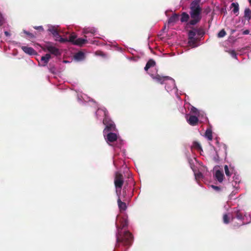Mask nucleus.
<instances>
[{
	"label": "nucleus",
	"mask_w": 251,
	"mask_h": 251,
	"mask_svg": "<svg viewBox=\"0 0 251 251\" xmlns=\"http://www.w3.org/2000/svg\"><path fill=\"white\" fill-rule=\"evenodd\" d=\"M48 27V31L52 34L53 36L55 38V41H59L60 43L68 42V39L67 38H64L59 35L58 31L55 28L54 26L49 25Z\"/></svg>",
	"instance_id": "11"
},
{
	"label": "nucleus",
	"mask_w": 251,
	"mask_h": 251,
	"mask_svg": "<svg viewBox=\"0 0 251 251\" xmlns=\"http://www.w3.org/2000/svg\"><path fill=\"white\" fill-rule=\"evenodd\" d=\"M241 181L240 177L239 175L234 174L233 176V180L231 182L232 186L236 190H238L239 189V183Z\"/></svg>",
	"instance_id": "16"
},
{
	"label": "nucleus",
	"mask_w": 251,
	"mask_h": 251,
	"mask_svg": "<svg viewBox=\"0 0 251 251\" xmlns=\"http://www.w3.org/2000/svg\"><path fill=\"white\" fill-rule=\"evenodd\" d=\"M205 137L208 140L211 141L212 139V132L211 129L208 128L205 132Z\"/></svg>",
	"instance_id": "27"
},
{
	"label": "nucleus",
	"mask_w": 251,
	"mask_h": 251,
	"mask_svg": "<svg viewBox=\"0 0 251 251\" xmlns=\"http://www.w3.org/2000/svg\"><path fill=\"white\" fill-rule=\"evenodd\" d=\"M232 219V220H233V218L231 217L230 214L229 213H226L223 216V222L224 224H227L229 223L230 219Z\"/></svg>",
	"instance_id": "24"
},
{
	"label": "nucleus",
	"mask_w": 251,
	"mask_h": 251,
	"mask_svg": "<svg viewBox=\"0 0 251 251\" xmlns=\"http://www.w3.org/2000/svg\"><path fill=\"white\" fill-rule=\"evenodd\" d=\"M190 113L193 114L197 115L199 119V122L200 123H204L208 121V118L205 112L203 111L198 110L194 106L191 107Z\"/></svg>",
	"instance_id": "9"
},
{
	"label": "nucleus",
	"mask_w": 251,
	"mask_h": 251,
	"mask_svg": "<svg viewBox=\"0 0 251 251\" xmlns=\"http://www.w3.org/2000/svg\"><path fill=\"white\" fill-rule=\"evenodd\" d=\"M189 16L188 14L185 12L182 13L181 14L180 21L181 22H187L189 19Z\"/></svg>",
	"instance_id": "32"
},
{
	"label": "nucleus",
	"mask_w": 251,
	"mask_h": 251,
	"mask_svg": "<svg viewBox=\"0 0 251 251\" xmlns=\"http://www.w3.org/2000/svg\"><path fill=\"white\" fill-rule=\"evenodd\" d=\"M149 75L151 77L153 80L161 84H165V89L166 91L171 95L175 94L179 100L178 90L176 86L175 80L169 76H161L156 74L153 75L149 73Z\"/></svg>",
	"instance_id": "2"
},
{
	"label": "nucleus",
	"mask_w": 251,
	"mask_h": 251,
	"mask_svg": "<svg viewBox=\"0 0 251 251\" xmlns=\"http://www.w3.org/2000/svg\"><path fill=\"white\" fill-rule=\"evenodd\" d=\"M186 109L183 107H181L179 108V111L183 114H186Z\"/></svg>",
	"instance_id": "40"
},
{
	"label": "nucleus",
	"mask_w": 251,
	"mask_h": 251,
	"mask_svg": "<svg viewBox=\"0 0 251 251\" xmlns=\"http://www.w3.org/2000/svg\"><path fill=\"white\" fill-rule=\"evenodd\" d=\"M116 157H117V155L115 154V155L113 157V164L116 167H118V166H119V164L117 160Z\"/></svg>",
	"instance_id": "35"
},
{
	"label": "nucleus",
	"mask_w": 251,
	"mask_h": 251,
	"mask_svg": "<svg viewBox=\"0 0 251 251\" xmlns=\"http://www.w3.org/2000/svg\"><path fill=\"white\" fill-rule=\"evenodd\" d=\"M34 28L35 29L39 30H41V31H43L44 30L43 27L41 25L34 26Z\"/></svg>",
	"instance_id": "41"
},
{
	"label": "nucleus",
	"mask_w": 251,
	"mask_h": 251,
	"mask_svg": "<svg viewBox=\"0 0 251 251\" xmlns=\"http://www.w3.org/2000/svg\"><path fill=\"white\" fill-rule=\"evenodd\" d=\"M50 58L51 55L50 54H46L45 55L41 57L40 62H39V66H46Z\"/></svg>",
	"instance_id": "17"
},
{
	"label": "nucleus",
	"mask_w": 251,
	"mask_h": 251,
	"mask_svg": "<svg viewBox=\"0 0 251 251\" xmlns=\"http://www.w3.org/2000/svg\"><path fill=\"white\" fill-rule=\"evenodd\" d=\"M68 42H72L73 44L77 45L79 46H82L84 44L89 42L90 44L94 45H98V41L96 40H92L89 39H87V36L85 35L84 38H76V36L74 34H72L70 36Z\"/></svg>",
	"instance_id": "5"
},
{
	"label": "nucleus",
	"mask_w": 251,
	"mask_h": 251,
	"mask_svg": "<svg viewBox=\"0 0 251 251\" xmlns=\"http://www.w3.org/2000/svg\"><path fill=\"white\" fill-rule=\"evenodd\" d=\"M96 116L98 119L102 120L103 119V124L106 118H107V123L113 122L108 115V112L104 107H99L96 112Z\"/></svg>",
	"instance_id": "8"
},
{
	"label": "nucleus",
	"mask_w": 251,
	"mask_h": 251,
	"mask_svg": "<svg viewBox=\"0 0 251 251\" xmlns=\"http://www.w3.org/2000/svg\"><path fill=\"white\" fill-rule=\"evenodd\" d=\"M154 69H155V72L156 73H157V71L156 69V68H154Z\"/></svg>",
	"instance_id": "46"
},
{
	"label": "nucleus",
	"mask_w": 251,
	"mask_h": 251,
	"mask_svg": "<svg viewBox=\"0 0 251 251\" xmlns=\"http://www.w3.org/2000/svg\"><path fill=\"white\" fill-rule=\"evenodd\" d=\"M97 29L94 27H85L82 30V33L84 34H91L93 36L96 35Z\"/></svg>",
	"instance_id": "18"
},
{
	"label": "nucleus",
	"mask_w": 251,
	"mask_h": 251,
	"mask_svg": "<svg viewBox=\"0 0 251 251\" xmlns=\"http://www.w3.org/2000/svg\"><path fill=\"white\" fill-rule=\"evenodd\" d=\"M189 115L188 114H186L185 118L187 122L192 126H196L198 125L199 122V119L197 115L193 114Z\"/></svg>",
	"instance_id": "14"
},
{
	"label": "nucleus",
	"mask_w": 251,
	"mask_h": 251,
	"mask_svg": "<svg viewBox=\"0 0 251 251\" xmlns=\"http://www.w3.org/2000/svg\"><path fill=\"white\" fill-rule=\"evenodd\" d=\"M155 62L152 59H150L147 63L144 69L146 71H147L150 68L155 67Z\"/></svg>",
	"instance_id": "22"
},
{
	"label": "nucleus",
	"mask_w": 251,
	"mask_h": 251,
	"mask_svg": "<svg viewBox=\"0 0 251 251\" xmlns=\"http://www.w3.org/2000/svg\"><path fill=\"white\" fill-rule=\"evenodd\" d=\"M232 9V12L234 14L238 13L239 12V4L237 2H232L231 4Z\"/></svg>",
	"instance_id": "28"
},
{
	"label": "nucleus",
	"mask_w": 251,
	"mask_h": 251,
	"mask_svg": "<svg viewBox=\"0 0 251 251\" xmlns=\"http://www.w3.org/2000/svg\"><path fill=\"white\" fill-rule=\"evenodd\" d=\"M215 151H216V154L215 156H213V160L216 162H219V160H220V152H218L217 151V150H215Z\"/></svg>",
	"instance_id": "33"
},
{
	"label": "nucleus",
	"mask_w": 251,
	"mask_h": 251,
	"mask_svg": "<svg viewBox=\"0 0 251 251\" xmlns=\"http://www.w3.org/2000/svg\"><path fill=\"white\" fill-rule=\"evenodd\" d=\"M199 30L194 29L191 30L188 32V39H196L195 36L197 34V32H199Z\"/></svg>",
	"instance_id": "25"
},
{
	"label": "nucleus",
	"mask_w": 251,
	"mask_h": 251,
	"mask_svg": "<svg viewBox=\"0 0 251 251\" xmlns=\"http://www.w3.org/2000/svg\"><path fill=\"white\" fill-rule=\"evenodd\" d=\"M197 39H188V44L192 48H195L198 47L197 44Z\"/></svg>",
	"instance_id": "30"
},
{
	"label": "nucleus",
	"mask_w": 251,
	"mask_h": 251,
	"mask_svg": "<svg viewBox=\"0 0 251 251\" xmlns=\"http://www.w3.org/2000/svg\"><path fill=\"white\" fill-rule=\"evenodd\" d=\"M114 150H115V153H116V148L114 149Z\"/></svg>",
	"instance_id": "48"
},
{
	"label": "nucleus",
	"mask_w": 251,
	"mask_h": 251,
	"mask_svg": "<svg viewBox=\"0 0 251 251\" xmlns=\"http://www.w3.org/2000/svg\"><path fill=\"white\" fill-rule=\"evenodd\" d=\"M249 1L251 4V0H249Z\"/></svg>",
	"instance_id": "47"
},
{
	"label": "nucleus",
	"mask_w": 251,
	"mask_h": 251,
	"mask_svg": "<svg viewBox=\"0 0 251 251\" xmlns=\"http://www.w3.org/2000/svg\"><path fill=\"white\" fill-rule=\"evenodd\" d=\"M5 23V19L3 16L0 15V26L2 25Z\"/></svg>",
	"instance_id": "39"
},
{
	"label": "nucleus",
	"mask_w": 251,
	"mask_h": 251,
	"mask_svg": "<svg viewBox=\"0 0 251 251\" xmlns=\"http://www.w3.org/2000/svg\"><path fill=\"white\" fill-rule=\"evenodd\" d=\"M4 34L6 36H10V33L9 32H8L7 31H4Z\"/></svg>",
	"instance_id": "43"
},
{
	"label": "nucleus",
	"mask_w": 251,
	"mask_h": 251,
	"mask_svg": "<svg viewBox=\"0 0 251 251\" xmlns=\"http://www.w3.org/2000/svg\"><path fill=\"white\" fill-rule=\"evenodd\" d=\"M77 100L80 103L82 104H85L86 102L91 101L94 103H95V101L92 99L88 97L86 95L82 93L77 94Z\"/></svg>",
	"instance_id": "15"
},
{
	"label": "nucleus",
	"mask_w": 251,
	"mask_h": 251,
	"mask_svg": "<svg viewBox=\"0 0 251 251\" xmlns=\"http://www.w3.org/2000/svg\"><path fill=\"white\" fill-rule=\"evenodd\" d=\"M229 53H230V55L234 58L235 59H237V54L236 53V52H235L234 50H231L229 52Z\"/></svg>",
	"instance_id": "36"
},
{
	"label": "nucleus",
	"mask_w": 251,
	"mask_h": 251,
	"mask_svg": "<svg viewBox=\"0 0 251 251\" xmlns=\"http://www.w3.org/2000/svg\"><path fill=\"white\" fill-rule=\"evenodd\" d=\"M44 51H48L50 53V54H51L56 56L61 54L59 50L51 44H48L45 46Z\"/></svg>",
	"instance_id": "13"
},
{
	"label": "nucleus",
	"mask_w": 251,
	"mask_h": 251,
	"mask_svg": "<svg viewBox=\"0 0 251 251\" xmlns=\"http://www.w3.org/2000/svg\"><path fill=\"white\" fill-rule=\"evenodd\" d=\"M74 57L75 60L80 61L84 59L85 54L82 51H79L75 54Z\"/></svg>",
	"instance_id": "21"
},
{
	"label": "nucleus",
	"mask_w": 251,
	"mask_h": 251,
	"mask_svg": "<svg viewBox=\"0 0 251 251\" xmlns=\"http://www.w3.org/2000/svg\"><path fill=\"white\" fill-rule=\"evenodd\" d=\"M226 35V32L224 29H222L218 34V38L224 37Z\"/></svg>",
	"instance_id": "34"
},
{
	"label": "nucleus",
	"mask_w": 251,
	"mask_h": 251,
	"mask_svg": "<svg viewBox=\"0 0 251 251\" xmlns=\"http://www.w3.org/2000/svg\"><path fill=\"white\" fill-rule=\"evenodd\" d=\"M116 148H121V146H117V147H116Z\"/></svg>",
	"instance_id": "45"
},
{
	"label": "nucleus",
	"mask_w": 251,
	"mask_h": 251,
	"mask_svg": "<svg viewBox=\"0 0 251 251\" xmlns=\"http://www.w3.org/2000/svg\"><path fill=\"white\" fill-rule=\"evenodd\" d=\"M234 193V191H233L232 192V193H231V194H233V193Z\"/></svg>",
	"instance_id": "49"
},
{
	"label": "nucleus",
	"mask_w": 251,
	"mask_h": 251,
	"mask_svg": "<svg viewBox=\"0 0 251 251\" xmlns=\"http://www.w3.org/2000/svg\"><path fill=\"white\" fill-rule=\"evenodd\" d=\"M249 33V31L248 30H246L244 31L243 34L245 35L248 34Z\"/></svg>",
	"instance_id": "44"
},
{
	"label": "nucleus",
	"mask_w": 251,
	"mask_h": 251,
	"mask_svg": "<svg viewBox=\"0 0 251 251\" xmlns=\"http://www.w3.org/2000/svg\"><path fill=\"white\" fill-rule=\"evenodd\" d=\"M211 187L214 190H215L217 192H219L221 191V188L219 186H215V185H211Z\"/></svg>",
	"instance_id": "37"
},
{
	"label": "nucleus",
	"mask_w": 251,
	"mask_h": 251,
	"mask_svg": "<svg viewBox=\"0 0 251 251\" xmlns=\"http://www.w3.org/2000/svg\"><path fill=\"white\" fill-rule=\"evenodd\" d=\"M191 149L196 150L200 152L202 151L200 144L196 141H195L193 143L192 146H191Z\"/></svg>",
	"instance_id": "23"
},
{
	"label": "nucleus",
	"mask_w": 251,
	"mask_h": 251,
	"mask_svg": "<svg viewBox=\"0 0 251 251\" xmlns=\"http://www.w3.org/2000/svg\"><path fill=\"white\" fill-rule=\"evenodd\" d=\"M124 183L123 176L122 174L116 172L114 180V184L116 187V192L117 195L119 197L121 194V189Z\"/></svg>",
	"instance_id": "7"
},
{
	"label": "nucleus",
	"mask_w": 251,
	"mask_h": 251,
	"mask_svg": "<svg viewBox=\"0 0 251 251\" xmlns=\"http://www.w3.org/2000/svg\"><path fill=\"white\" fill-rule=\"evenodd\" d=\"M251 10L249 8H246L244 11V17L246 20L249 21L251 19Z\"/></svg>",
	"instance_id": "31"
},
{
	"label": "nucleus",
	"mask_w": 251,
	"mask_h": 251,
	"mask_svg": "<svg viewBox=\"0 0 251 251\" xmlns=\"http://www.w3.org/2000/svg\"><path fill=\"white\" fill-rule=\"evenodd\" d=\"M23 32L26 35H28L30 38L34 37V35L32 33H30L29 32L26 31L25 30H23Z\"/></svg>",
	"instance_id": "38"
},
{
	"label": "nucleus",
	"mask_w": 251,
	"mask_h": 251,
	"mask_svg": "<svg viewBox=\"0 0 251 251\" xmlns=\"http://www.w3.org/2000/svg\"><path fill=\"white\" fill-rule=\"evenodd\" d=\"M127 225V216L125 213H123L117 216L115 223L116 243L115 251H117L121 246L129 247L132 243L133 236L131 233L128 231H123Z\"/></svg>",
	"instance_id": "1"
},
{
	"label": "nucleus",
	"mask_w": 251,
	"mask_h": 251,
	"mask_svg": "<svg viewBox=\"0 0 251 251\" xmlns=\"http://www.w3.org/2000/svg\"><path fill=\"white\" fill-rule=\"evenodd\" d=\"M179 15L177 14H174L170 18H169L168 21V25H173L179 20Z\"/></svg>",
	"instance_id": "20"
},
{
	"label": "nucleus",
	"mask_w": 251,
	"mask_h": 251,
	"mask_svg": "<svg viewBox=\"0 0 251 251\" xmlns=\"http://www.w3.org/2000/svg\"><path fill=\"white\" fill-rule=\"evenodd\" d=\"M199 32H197V34H198V35H202L203 34V32L200 29H199Z\"/></svg>",
	"instance_id": "42"
},
{
	"label": "nucleus",
	"mask_w": 251,
	"mask_h": 251,
	"mask_svg": "<svg viewBox=\"0 0 251 251\" xmlns=\"http://www.w3.org/2000/svg\"><path fill=\"white\" fill-rule=\"evenodd\" d=\"M104 125L105 127L103 131V135L107 143L110 144L117 139V134L113 132L116 131V126L113 122L110 121L107 123V118L104 121Z\"/></svg>",
	"instance_id": "3"
},
{
	"label": "nucleus",
	"mask_w": 251,
	"mask_h": 251,
	"mask_svg": "<svg viewBox=\"0 0 251 251\" xmlns=\"http://www.w3.org/2000/svg\"><path fill=\"white\" fill-rule=\"evenodd\" d=\"M213 176L216 181L219 183H222L224 177L223 170L219 169V167H215L214 169Z\"/></svg>",
	"instance_id": "12"
},
{
	"label": "nucleus",
	"mask_w": 251,
	"mask_h": 251,
	"mask_svg": "<svg viewBox=\"0 0 251 251\" xmlns=\"http://www.w3.org/2000/svg\"><path fill=\"white\" fill-rule=\"evenodd\" d=\"M118 204L120 210L125 211L126 209V205L125 202H122L119 198L118 200Z\"/></svg>",
	"instance_id": "26"
},
{
	"label": "nucleus",
	"mask_w": 251,
	"mask_h": 251,
	"mask_svg": "<svg viewBox=\"0 0 251 251\" xmlns=\"http://www.w3.org/2000/svg\"><path fill=\"white\" fill-rule=\"evenodd\" d=\"M236 217L241 222L239 225L240 226L248 224L251 222V216L247 213L243 214L239 211H237Z\"/></svg>",
	"instance_id": "10"
},
{
	"label": "nucleus",
	"mask_w": 251,
	"mask_h": 251,
	"mask_svg": "<svg viewBox=\"0 0 251 251\" xmlns=\"http://www.w3.org/2000/svg\"><path fill=\"white\" fill-rule=\"evenodd\" d=\"M189 162L190 164L191 168L193 170L194 173L195 179L197 181L198 183L199 184L198 181L200 179H203L204 176L208 175V174L209 173L207 168L205 166H201L198 171H197L194 169L193 166L191 164L190 161H189Z\"/></svg>",
	"instance_id": "6"
},
{
	"label": "nucleus",
	"mask_w": 251,
	"mask_h": 251,
	"mask_svg": "<svg viewBox=\"0 0 251 251\" xmlns=\"http://www.w3.org/2000/svg\"><path fill=\"white\" fill-rule=\"evenodd\" d=\"M21 49L24 52L29 55H36L37 54L36 51L31 47L22 46Z\"/></svg>",
	"instance_id": "19"
},
{
	"label": "nucleus",
	"mask_w": 251,
	"mask_h": 251,
	"mask_svg": "<svg viewBox=\"0 0 251 251\" xmlns=\"http://www.w3.org/2000/svg\"><path fill=\"white\" fill-rule=\"evenodd\" d=\"M200 0H193L190 6V15L192 20L190 21L191 25H195L201 19V9L199 5Z\"/></svg>",
	"instance_id": "4"
},
{
	"label": "nucleus",
	"mask_w": 251,
	"mask_h": 251,
	"mask_svg": "<svg viewBox=\"0 0 251 251\" xmlns=\"http://www.w3.org/2000/svg\"><path fill=\"white\" fill-rule=\"evenodd\" d=\"M224 170L225 174L227 176H230L233 171L232 168H229L228 166L226 165L224 166Z\"/></svg>",
	"instance_id": "29"
}]
</instances>
